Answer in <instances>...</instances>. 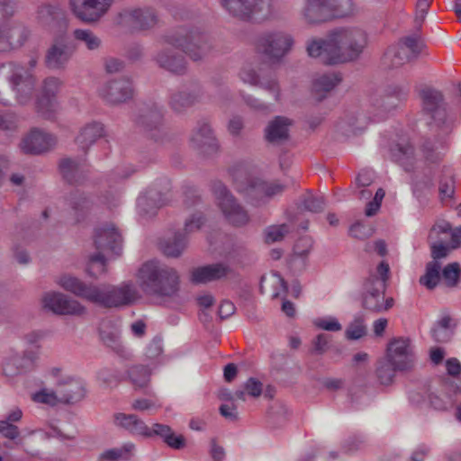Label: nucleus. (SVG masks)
<instances>
[{
  "label": "nucleus",
  "instance_id": "41",
  "mask_svg": "<svg viewBox=\"0 0 461 461\" xmlns=\"http://www.w3.org/2000/svg\"><path fill=\"white\" fill-rule=\"evenodd\" d=\"M326 2L330 18H343L354 13L352 0H324Z\"/></svg>",
  "mask_w": 461,
  "mask_h": 461
},
{
  "label": "nucleus",
  "instance_id": "6",
  "mask_svg": "<svg viewBox=\"0 0 461 461\" xmlns=\"http://www.w3.org/2000/svg\"><path fill=\"white\" fill-rule=\"evenodd\" d=\"M294 45L293 36L285 31L268 30L254 40L255 50L271 62L280 61Z\"/></svg>",
  "mask_w": 461,
  "mask_h": 461
},
{
  "label": "nucleus",
  "instance_id": "7",
  "mask_svg": "<svg viewBox=\"0 0 461 461\" xmlns=\"http://www.w3.org/2000/svg\"><path fill=\"white\" fill-rule=\"evenodd\" d=\"M234 185L236 190L255 205L280 194L285 189L284 185L277 182H265L241 172L234 176Z\"/></svg>",
  "mask_w": 461,
  "mask_h": 461
},
{
  "label": "nucleus",
  "instance_id": "35",
  "mask_svg": "<svg viewBox=\"0 0 461 461\" xmlns=\"http://www.w3.org/2000/svg\"><path fill=\"white\" fill-rule=\"evenodd\" d=\"M341 77L337 73L325 74L313 81L312 91L316 98L321 100L325 94L332 90L339 82Z\"/></svg>",
  "mask_w": 461,
  "mask_h": 461
},
{
  "label": "nucleus",
  "instance_id": "17",
  "mask_svg": "<svg viewBox=\"0 0 461 461\" xmlns=\"http://www.w3.org/2000/svg\"><path fill=\"white\" fill-rule=\"evenodd\" d=\"M76 50V44L65 34L57 36L46 53V66L51 69L64 68Z\"/></svg>",
  "mask_w": 461,
  "mask_h": 461
},
{
  "label": "nucleus",
  "instance_id": "25",
  "mask_svg": "<svg viewBox=\"0 0 461 461\" xmlns=\"http://www.w3.org/2000/svg\"><path fill=\"white\" fill-rule=\"evenodd\" d=\"M190 144L203 154H212L218 149V143L210 126L203 123L191 136Z\"/></svg>",
  "mask_w": 461,
  "mask_h": 461
},
{
  "label": "nucleus",
  "instance_id": "49",
  "mask_svg": "<svg viewBox=\"0 0 461 461\" xmlns=\"http://www.w3.org/2000/svg\"><path fill=\"white\" fill-rule=\"evenodd\" d=\"M312 323L317 329L327 331H339L342 330V325L339 320L330 315L315 318Z\"/></svg>",
  "mask_w": 461,
  "mask_h": 461
},
{
  "label": "nucleus",
  "instance_id": "11",
  "mask_svg": "<svg viewBox=\"0 0 461 461\" xmlns=\"http://www.w3.org/2000/svg\"><path fill=\"white\" fill-rule=\"evenodd\" d=\"M386 285L378 280L375 276H370L365 283L363 306L372 312H381L388 311L394 304L392 297L384 298Z\"/></svg>",
  "mask_w": 461,
  "mask_h": 461
},
{
  "label": "nucleus",
  "instance_id": "62",
  "mask_svg": "<svg viewBox=\"0 0 461 461\" xmlns=\"http://www.w3.org/2000/svg\"><path fill=\"white\" fill-rule=\"evenodd\" d=\"M429 393L425 388H420L409 392V400L415 406H423L428 404V395Z\"/></svg>",
  "mask_w": 461,
  "mask_h": 461
},
{
  "label": "nucleus",
  "instance_id": "10",
  "mask_svg": "<svg viewBox=\"0 0 461 461\" xmlns=\"http://www.w3.org/2000/svg\"><path fill=\"white\" fill-rule=\"evenodd\" d=\"M212 192L226 220L235 226H241L249 221L247 212L236 202L233 195L221 182H215Z\"/></svg>",
  "mask_w": 461,
  "mask_h": 461
},
{
  "label": "nucleus",
  "instance_id": "44",
  "mask_svg": "<svg viewBox=\"0 0 461 461\" xmlns=\"http://www.w3.org/2000/svg\"><path fill=\"white\" fill-rule=\"evenodd\" d=\"M420 95L424 109L428 112L435 113L440 107L442 103V95L440 92L428 87L421 91Z\"/></svg>",
  "mask_w": 461,
  "mask_h": 461
},
{
  "label": "nucleus",
  "instance_id": "16",
  "mask_svg": "<svg viewBox=\"0 0 461 461\" xmlns=\"http://www.w3.org/2000/svg\"><path fill=\"white\" fill-rule=\"evenodd\" d=\"M386 358L399 371H407L413 367L415 356L409 339L397 338L391 340L387 346Z\"/></svg>",
  "mask_w": 461,
  "mask_h": 461
},
{
  "label": "nucleus",
  "instance_id": "60",
  "mask_svg": "<svg viewBox=\"0 0 461 461\" xmlns=\"http://www.w3.org/2000/svg\"><path fill=\"white\" fill-rule=\"evenodd\" d=\"M0 434L8 439L14 440L19 437L20 430L18 427L9 420H0Z\"/></svg>",
  "mask_w": 461,
  "mask_h": 461
},
{
  "label": "nucleus",
  "instance_id": "58",
  "mask_svg": "<svg viewBox=\"0 0 461 461\" xmlns=\"http://www.w3.org/2000/svg\"><path fill=\"white\" fill-rule=\"evenodd\" d=\"M312 247V241L308 237L299 239L294 247V258H304L308 255Z\"/></svg>",
  "mask_w": 461,
  "mask_h": 461
},
{
  "label": "nucleus",
  "instance_id": "3",
  "mask_svg": "<svg viewBox=\"0 0 461 461\" xmlns=\"http://www.w3.org/2000/svg\"><path fill=\"white\" fill-rule=\"evenodd\" d=\"M17 12L13 0H0V52L22 47L29 39L30 31L14 19Z\"/></svg>",
  "mask_w": 461,
  "mask_h": 461
},
{
  "label": "nucleus",
  "instance_id": "46",
  "mask_svg": "<svg viewBox=\"0 0 461 461\" xmlns=\"http://www.w3.org/2000/svg\"><path fill=\"white\" fill-rule=\"evenodd\" d=\"M59 169L63 177L68 183H77L81 171V165L74 159L64 158L60 161Z\"/></svg>",
  "mask_w": 461,
  "mask_h": 461
},
{
  "label": "nucleus",
  "instance_id": "8",
  "mask_svg": "<svg viewBox=\"0 0 461 461\" xmlns=\"http://www.w3.org/2000/svg\"><path fill=\"white\" fill-rule=\"evenodd\" d=\"M333 34L339 50L341 63L357 59L367 45V34L361 28L336 29Z\"/></svg>",
  "mask_w": 461,
  "mask_h": 461
},
{
  "label": "nucleus",
  "instance_id": "21",
  "mask_svg": "<svg viewBox=\"0 0 461 461\" xmlns=\"http://www.w3.org/2000/svg\"><path fill=\"white\" fill-rule=\"evenodd\" d=\"M10 81L16 93L17 101L22 104H27L32 98L35 86V78L32 72L17 67L13 71Z\"/></svg>",
  "mask_w": 461,
  "mask_h": 461
},
{
  "label": "nucleus",
  "instance_id": "54",
  "mask_svg": "<svg viewBox=\"0 0 461 461\" xmlns=\"http://www.w3.org/2000/svg\"><path fill=\"white\" fill-rule=\"evenodd\" d=\"M302 206L306 211L318 212L324 209L325 202L322 196H314L308 194L304 197Z\"/></svg>",
  "mask_w": 461,
  "mask_h": 461
},
{
  "label": "nucleus",
  "instance_id": "22",
  "mask_svg": "<svg viewBox=\"0 0 461 461\" xmlns=\"http://www.w3.org/2000/svg\"><path fill=\"white\" fill-rule=\"evenodd\" d=\"M408 95V87L403 84L388 82L383 87L376 105L383 111L388 112L398 107Z\"/></svg>",
  "mask_w": 461,
  "mask_h": 461
},
{
  "label": "nucleus",
  "instance_id": "9",
  "mask_svg": "<svg viewBox=\"0 0 461 461\" xmlns=\"http://www.w3.org/2000/svg\"><path fill=\"white\" fill-rule=\"evenodd\" d=\"M222 6L233 16L261 21L271 14L270 0H221Z\"/></svg>",
  "mask_w": 461,
  "mask_h": 461
},
{
  "label": "nucleus",
  "instance_id": "43",
  "mask_svg": "<svg viewBox=\"0 0 461 461\" xmlns=\"http://www.w3.org/2000/svg\"><path fill=\"white\" fill-rule=\"evenodd\" d=\"M441 265L438 261L429 262L426 266V273L420 276V283L428 289L436 287L440 279Z\"/></svg>",
  "mask_w": 461,
  "mask_h": 461
},
{
  "label": "nucleus",
  "instance_id": "4",
  "mask_svg": "<svg viewBox=\"0 0 461 461\" xmlns=\"http://www.w3.org/2000/svg\"><path fill=\"white\" fill-rule=\"evenodd\" d=\"M122 235L113 224H106L95 230L94 243L97 253L89 258L86 272L90 276L98 277L105 272L104 253L118 256L122 249Z\"/></svg>",
  "mask_w": 461,
  "mask_h": 461
},
{
  "label": "nucleus",
  "instance_id": "20",
  "mask_svg": "<svg viewBox=\"0 0 461 461\" xmlns=\"http://www.w3.org/2000/svg\"><path fill=\"white\" fill-rule=\"evenodd\" d=\"M334 38L333 32H331L326 40H311L306 47L308 55L312 58H319L326 64L341 63L339 50Z\"/></svg>",
  "mask_w": 461,
  "mask_h": 461
},
{
  "label": "nucleus",
  "instance_id": "30",
  "mask_svg": "<svg viewBox=\"0 0 461 461\" xmlns=\"http://www.w3.org/2000/svg\"><path fill=\"white\" fill-rule=\"evenodd\" d=\"M240 79L254 86L264 88L275 94L276 100L279 97V88L275 78L260 77L254 69L245 67L240 73Z\"/></svg>",
  "mask_w": 461,
  "mask_h": 461
},
{
  "label": "nucleus",
  "instance_id": "50",
  "mask_svg": "<svg viewBox=\"0 0 461 461\" xmlns=\"http://www.w3.org/2000/svg\"><path fill=\"white\" fill-rule=\"evenodd\" d=\"M32 400L35 402L44 403L50 406H55L59 402H62L60 396L55 393L53 391L48 389H42L32 394Z\"/></svg>",
  "mask_w": 461,
  "mask_h": 461
},
{
  "label": "nucleus",
  "instance_id": "37",
  "mask_svg": "<svg viewBox=\"0 0 461 461\" xmlns=\"http://www.w3.org/2000/svg\"><path fill=\"white\" fill-rule=\"evenodd\" d=\"M187 246V238L182 233H176L172 238L161 243L163 253L171 258L179 257Z\"/></svg>",
  "mask_w": 461,
  "mask_h": 461
},
{
  "label": "nucleus",
  "instance_id": "19",
  "mask_svg": "<svg viewBox=\"0 0 461 461\" xmlns=\"http://www.w3.org/2000/svg\"><path fill=\"white\" fill-rule=\"evenodd\" d=\"M60 86L61 82L57 77H48L43 81L37 97L36 108L47 119H53L58 110L57 94Z\"/></svg>",
  "mask_w": 461,
  "mask_h": 461
},
{
  "label": "nucleus",
  "instance_id": "1",
  "mask_svg": "<svg viewBox=\"0 0 461 461\" xmlns=\"http://www.w3.org/2000/svg\"><path fill=\"white\" fill-rule=\"evenodd\" d=\"M56 283L75 296L105 308L128 305L140 298L138 289L131 282L118 286L97 285L64 274L56 279Z\"/></svg>",
  "mask_w": 461,
  "mask_h": 461
},
{
  "label": "nucleus",
  "instance_id": "47",
  "mask_svg": "<svg viewBox=\"0 0 461 461\" xmlns=\"http://www.w3.org/2000/svg\"><path fill=\"white\" fill-rule=\"evenodd\" d=\"M150 371L146 366H133L129 370V377L136 387H144L149 382Z\"/></svg>",
  "mask_w": 461,
  "mask_h": 461
},
{
  "label": "nucleus",
  "instance_id": "57",
  "mask_svg": "<svg viewBox=\"0 0 461 461\" xmlns=\"http://www.w3.org/2000/svg\"><path fill=\"white\" fill-rule=\"evenodd\" d=\"M392 151L394 159L402 164H404L405 160H409L412 157L413 147L410 144H397Z\"/></svg>",
  "mask_w": 461,
  "mask_h": 461
},
{
  "label": "nucleus",
  "instance_id": "2",
  "mask_svg": "<svg viewBox=\"0 0 461 461\" xmlns=\"http://www.w3.org/2000/svg\"><path fill=\"white\" fill-rule=\"evenodd\" d=\"M137 279L142 291L149 295L172 296L178 291L177 272L158 260L142 264L137 273Z\"/></svg>",
  "mask_w": 461,
  "mask_h": 461
},
{
  "label": "nucleus",
  "instance_id": "5",
  "mask_svg": "<svg viewBox=\"0 0 461 461\" xmlns=\"http://www.w3.org/2000/svg\"><path fill=\"white\" fill-rule=\"evenodd\" d=\"M164 43L184 51L193 60L205 58L212 50V44L206 35L197 30L180 28L164 38Z\"/></svg>",
  "mask_w": 461,
  "mask_h": 461
},
{
  "label": "nucleus",
  "instance_id": "18",
  "mask_svg": "<svg viewBox=\"0 0 461 461\" xmlns=\"http://www.w3.org/2000/svg\"><path fill=\"white\" fill-rule=\"evenodd\" d=\"M50 375L57 378L58 393L62 402L74 403L84 398L86 390L80 379L63 375L62 370L58 367L51 368Z\"/></svg>",
  "mask_w": 461,
  "mask_h": 461
},
{
  "label": "nucleus",
  "instance_id": "59",
  "mask_svg": "<svg viewBox=\"0 0 461 461\" xmlns=\"http://www.w3.org/2000/svg\"><path fill=\"white\" fill-rule=\"evenodd\" d=\"M204 223V218L201 213L194 214L190 219L185 222L184 235H188L197 231Z\"/></svg>",
  "mask_w": 461,
  "mask_h": 461
},
{
  "label": "nucleus",
  "instance_id": "13",
  "mask_svg": "<svg viewBox=\"0 0 461 461\" xmlns=\"http://www.w3.org/2000/svg\"><path fill=\"white\" fill-rule=\"evenodd\" d=\"M113 4V0H69L73 14L81 22L93 23L104 17Z\"/></svg>",
  "mask_w": 461,
  "mask_h": 461
},
{
  "label": "nucleus",
  "instance_id": "45",
  "mask_svg": "<svg viewBox=\"0 0 461 461\" xmlns=\"http://www.w3.org/2000/svg\"><path fill=\"white\" fill-rule=\"evenodd\" d=\"M399 371L398 368H394V365L385 358L378 362L376 367V376L381 384L388 385L394 378L395 373Z\"/></svg>",
  "mask_w": 461,
  "mask_h": 461
},
{
  "label": "nucleus",
  "instance_id": "33",
  "mask_svg": "<svg viewBox=\"0 0 461 461\" xmlns=\"http://www.w3.org/2000/svg\"><path fill=\"white\" fill-rule=\"evenodd\" d=\"M291 121L285 117L277 116L269 122L266 129V138L269 142H279L287 139Z\"/></svg>",
  "mask_w": 461,
  "mask_h": 461
},
{
  "label": "nucleus",
  "instance_id": "55",
  "mask_svg": "<svg viewBox=\"0 0 461 461\" xmlns=\"http://www.w3.org/2000/svg\"><path fill=\"white\" fill-rule=\"evenodd\" d=\"M460 272L461 269L459 264L454 262L445 267V268L442 270V276L449 286H454L458 281Z\"/></svg>",
  "mask_w": 461,
  "mask_h": 461
},
{
  "label": "nucleus",
  "instance_id": "56",
  "mask_svg": "<svg viewBox=\"0 0 461 461\" xmlns=\"http://www.w3.org/2000/svg\"><path fill=\"white\" fill-rule=\"evenodd\" d=\"M288 230L289 228L286 224H282L279 226H271L267 228V230H266V241L267 243L279 241L285 237Z\"/></svg>",
  "mask_w": 461,
  "mask_h": 461
},
{
  "label": "nucleus",
  "instance_id": "12",
  "mask_svg": "<svg viewBox=\"0 0 461 461\" xmlns=\"http://www.w3.org/2000/svg\"><path fill=\"white\" fill-rule=\"evenodd\" d=\"M118 23L132 31H145L157 24L158 16L151 7H130L119 14Z\"/></svg>",
  "mask_w": 461,
  "mask_h": 461
},
{
  "label": "nucleus",
  "instance_id": "14",
  "mask_svg": "<svg viewBox=\"0 0 461 461\" xmlns=\"http://www.w3.org/2000/svg\"><path fill=\"white\" fill-rule=\"evenodd\" d=\"M42 307L59 315L80 316L86 313V307L68 295L59 292H47L41 298Z\"/></svg>",
  "mask_w": 461,
  "mask_h": 461
},
{
  "label": "nucleus",
  "instance_id": "61",
  "mask_svg": "<svg viewBox=\"0 0 461 461\" xmlns=\"http://www.w3.org/2000/svg\"><path fill=\"white\" fill-rule=\"evenodd\" d=\"M271 284L275 286L273 297L276 298L287 292V285L284 278L278 273H272L270 276Z\"/></svg>",
  "mask_w": 461,
  "mask_h": 461
},
{
  "label": "nucleus",
  "instance_id": "26",
  "mask_svg": "<svg viewBox=\"0 0 461 461\" xmlns=\"http://www.w3.org/2000/svg\"><path fill=\"white\" fill-rule=\"evenodd\" d=\"M230 267L223 263H216L194 268L191 279L195 284H205L226 276Z\"/></svg>",
  "mask_w": 461,
  "mask_h": 461
},
{
  "label": "nucleus",
  "instance_id": "29",
  "mask_svg": "<svg viewBox=\"0 0 461 461\" xmlns=\"http://www.w3.org/2000/svg\"><path fill=\"white\" fill-rule=\"evenodd\" d=\"M302 14L308 23H320L331 20L324 0H305Z\"/></svg>",
  "mask_w": 461,
  "mask_h": 461
},
{
  "label": "nucleus",
  "instance_id": "48",
  "mask_svg": "<svg viewBox=\"0 0 461 461\" xmlns=\"http://www.w3.org/2000/svg\"><path fill=\"white\" fill-rule=\"evenodd\" d=\"M262 383L255 378H249L244 384V390L235 392V397L242 401L245 400V393L252 397H258L262 393Z\"/></svg>",
  "mask_w": 461,
  "mask_h": 461
},
{
  "label": "nucleus",
  "instance_id": "53",
  "mask_svg": "<svg viewBox=\"0 0 461 461\" xmlns=\"http://www.w3.org/2000/svg\"><path fill=\"white\" fill-rule=\"evenodd\" d=\"M366 334V326L362 318H356L348 327L346 337L348 339H358Z\"/></svg>",
  "mask_w": 461,
  "mask_h": 461
},
{
  "label": "nucleus",
  "instance_id": "32",
  "mask_svg": "<svg viewBox=\"0 0 461 461\" xmlns=\"http://www.w3.org/2000/svg\"><path fill=\"white\" fill-rule=\"evenodd\" d=\"M150 438L153 436L160 437L164 442L170 447L181 449L185 447V441L182 435H176L172 429L165 424L155 423L149 428Z\"/></svg>",
  "mask_w": 461,
  "mask_h": 461
},
{
  "label": "nucleus",
  "instance_id": "27",
  "mask_svg": "<svg viewBox=\"0 0 461 461\" xmlns=\"http://www.w3.org/2000/svg\"><path fill=\"white\" fill-rule=\"evenodd\" d=\"M114 422L117 426L123 428L134 436L150 438V431L148 425L135 414L116 413Z\"/></svg>",
  "mask_w": 461,
  "mask_h": 461
},
{
  "label": "nucleus",
  "instance_id": "40",
  "mask_svg": "<svg viewBox=\"0 0 461 461\" xmlns=\"http://www.w3.org/2000/svg\"><path fill=\"white\" fill-rule=\"evenodd\" d=\"M72 37L75 41L84 44L90 51L96 50L102 46V40L89 29H75Z\"/></svg>",
  "mask_w": 461,
  "mask_h": 461
},
{
  "label": "nucleus",
  "instance_id": "36",
  "mask_svg": "<svg viewBox=\"0 0 461 461\" xmlns=\"http://www.w3.org/2000/svg\"><path fill=\"white\" fill-rule=\"evenodd\" d=\"M100 336L102 340L113 348H118L120 330L115 321L104 320L100 324Z\"/></svg>",
  "mask_w": 461,
  "mask_h": 461
},
{
  "label": "nucleus",
  "instance_id": "34",
  "mask_svg": "<svg viewBox=\"0 0 461 461\" xmlns=\"http://www.w3.org/2000/svg\"><path fill=\"white\" fill-rule=\"evenodd\" d=\"M440 234L446 237L450 236L449 245L451 249H456L461 245V227L452 230L448 222H438L431 228L429 239L430 240H436Z\"/></svg>",
  "mask_w": 461,
  "mask_h": 461
},
{
  "label": "nucleus",
  "instance_id": "51",
  "mask_svg": "<svg viewBox=\"0 0 461 461\" xmlns=\"http://www.w3.org/2000/svg\"><path fill=\"white\" fill-rule=\"evenodd\" d=\"M452 404V401L446 393L438 394L429 393L428 395V405L437 411H445Z\"/></svg>",
  "mask_w": 461,
  "mask_h": 461
},
{
  "label": "nucleus",
  "instance_id": "63",
  "mask_svg": "<svg viewBox=\"0 0 461 461\" xmlns=\"http://www.w3.org/2000/svg\"><path fill=\"white\" fill-rule=\"evenodd\" d=\"M450 249H452L450 245H447L442 240L433 242L431 245V256L434 259L433 261L446 258Z\"/></svg>",
  "mask_w": 461,
  "mask_h": 461
},
{
  "label": "nucleus",
  "instance_id": "24",
  "mask_svg": "<svg viewBox=\"0 0 461 461\" xmlns=\"http://www.w3.org/2000/svg\"><path fill=\"white\" fill-rule=\"evenodd\" d=\"M56 143V139L39 130L32 131L21 142V149L25 153L39 154L47 151Z\"/></svg>",
  "mask_w": 461,
  "mask_h": 461
},
{
  "label": "nucleus",
  "instance_id": "28",
  "mask_svg": "<svg viewBox=\"0 0 461 461\" xmlns=\"http://www.w3.org/2000/svg\"><path fill=\"white\" fill-rule=\"evenodd\" d=\"M104 135V124L100 122L93 121L86 123L80 129L78 135L76 137V143L85 150Z\"/></svg>",
  "mask_w": 461,
  "mask_h": 461
},
{
  "label": "nucleus",
  "instance_id": "31",
  "mask_svg": "<svg viewBox=\"0 0 461 461\" xmlns=\"http://www.w3.org/2000/svg\"><path fill=\"white\" fill-rule=\"evenodd\" d=\"M156 60L159 67L175 74H183L186 70L183 56L175 55L167 47H164L157 55Z\"/></svg>",
  "mask_w": 461,
  "mask_h": 461
},
{
  "label": "nucleus",
  "instance_id": "23",
  "mask_svg": "<svg viewBox=\"0 0 461 461\" xmlns=\"http://www.w3.org/2000/svg\"><path fill=\"white\" fill-rule=\"evenodd\" d=\"M133 88L126 79H118L104 84L99 89V95L108 103L119 104L131 98Z\"/></svg>",
  "mask_w": 461,
  "mask_h": 461
},
{
  "label": "nucleus",
  "instance_id": "42",
  "mask_svg": "<svg viewBox=\"0 0 461 461\" xmlns=\"http://www.w3.org/2000/svg\"><path fill=\"white\" fill-rule=\"evenodd\" d=\"M197 96L187 91H179L172 94L169 104L176 112H182L190 107L196 101Z\"/></svg>",
  "mask_w": 461,
  "mask_h": 461
},
{
  "label": "nucleus",
  "instance_id": "15",
  "mask_svg": "<svg viewBox=\"0 0 461 461\" xmlns=\"http://www.w3.org/2000/svg\"><path fill=\"white\" fill-rule=\"evenodd\" d=\"M420 52V37L412 34L402 38L395 46L390 47L384 59L390 61L393 68L410 62Z\"/></svg>",
  "mask_w": 461,
  "mask_h": 461
},
{
  "label": "nucleus",
  "instance_id": "39",
  "mask_svg": "<svg viewBox=\"0 0 461 461\" xmlns=\"http://www.w3.org/2000/svg\"><path fill=\"white\" fill-rule=\"evenodd\" d=\"M135 446L126 443L121 447L104 450L98 456V461H128L132 456Z\"/></svg>",
  "mask_w": 461,
  "mask_h": 461
},
{
  "label": "nucleus",
  "instance_id": "64",
  "mask_svg": "<svg viewBox=\"0 0 461 461\" xmlns=\"http://www.w3.org/2000/svg\"><path fill=\"white\" fill-rule=\"evenodd\" d=\"M98 379L109 387L116 385L120 381L118 375L110 368L101 369L98 372Z\"/></svg>",
  "mask_w": 461,
  "mask_h": 461
},
{
  "label": "nucleus",
  "instance_id": "52",
  "mask_svg": "<svg viewBox=\"0 0 461 461\" xmlns=\"http://www.w3.org/2000/svg\"><path fill=\"white\" fill-rule=\"evenodd\" d=\"M160 407L161 404L158 402V399L155 396L150 398L136 399L131 403V408L139 411H150Z\"/></svg>",
  "mask_w": 461,
  "mask_h": 461
},
{
  "label": "nucleus",
  "instance_id": "38",
  "mask_svg": "<svg viewBox=\"0 0 461 461\" xmlns=\"http://www.w3.org/2000/svg\"><path fill=\"white\" fill-rule=\"evenodd\" d=\"M63 11L59 5L45 4L38 8L37 22L42 26H49L63 17Z\"/></svg>",
  "mask_w": 461,
  "mask_h": 461
}]
</instances>
